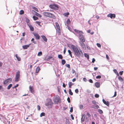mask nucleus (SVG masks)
Returning a JSON list of instances; mask_svg holds the SVG:
<instances>
[{"label": "nucleus", "instance_id": "24", "mask_svg": "<svg viewBox=\"0 0 124 124\" xmlns=\"http://www.w3.org/2000/svg\"><path fill=\"white\" fill-rule=\"evenodd\" d=\"M15 56L17 58V60L18 61H21V58L20 57L18 56L17 55V54H16L15 55Z\"/></svg>", "mask_w": 124, "mask_h": 124}, {"label": "nucleus", "instance_id": "58", "mask_svg": "<svg viewBox=\"0 0 124 124\" xmlns=\"http://www.w3.org/2000/svg\"><path fill=\"white\" fill-rule=\"evenodd\" d=\"M83 80L84 81L86 82L87 81V79H86L85 78H83Z\"/></svg>", "mask_w": 124, "mask_h": 124}, {"label": "nucleus", "instance_id": "29", "mask_svg": "<svg viewBox=\"0 0 124 124\" xmlns=\"http://www.w3.org/2000/svg\"><path fill=\"white\" fill-rule=\"evenodd\" d=\"M29 27L31 31H32L34 30V28L32 26V25L29 26Z\"/></svg>", "mask_w": 124, "mask_h": 124}, {"label": "nucleus", "instance_id": "48", "mask_svg": "<svg viewBox=\"0 0 124 124\" xmlns=\"http://www.w3.org/2000/svg\"><path fill=\"white\" fill-rule=\"evenodd\" d=\"M101 78V77L100 75H98L96 77V79H100Z\"/></svg>", "mask_w": 124, "mask_h": 124}, {"label": "nucleus", "instance_id": "28", "mask_svg": "<svg viewBox=\"0 0 124 124\" xmlns=\"http://www.w3.org/2000/svg\"><path fill=\"white\" fill-rule=\"evenodd\" d=\"M68 52L69 53V55L70 56L71 58H72V54H71V53H72V52H71V51L70 50H68Z\"/></svg>", "mask_w": 124, "mask_h": 124}, {"label": "nucleus", "instance_id": "53", "mask_svg": "<svg viewBox=\"0 0 124 124\" xmlns=\"http://www.w3.org/2000/svg\"><path fill=\"white\" fill-rule=\"evenodd\" d=\"M97 46L99 47H101V45L99 43H97Z\"/></svg>", "mask_w": 124, "mask_h": 124}, {"label": "nucleus", "instance_id": "59", "mask_svg": "<svg viewBox=\"0 0 124 124\" xmlns=\"http://www.w3.org/2000/svg\"><path fill=\"white\" fill-rule=\"evenodd\" d=\"M123 71H120L119 72V74L120 75H122L123 74Z\"/></svg>", "mask_w": 124, "mask_h": 124}, {"label": "nucleus", "instance_id": "9", "mask_svg": "<svg viewBox=\"0 0 124 124\" xmlns=\"http://www.w3.org/2000/svg\"><path fill=\"white\" fill-rule=\"evenodd\" d=\"M12 79L11 78H9L4 81L3 83L4 85L10 83L12 81Z\"/></svg>", "mask_w": 124, "mask_h": 124}, {"label": "nucleus", "instance_id": "46", "mask_svg": "<svg viewBox=\"0 0 124 124\" xmlns=\"http://www.w3.org/2000/svg\"><path fill=\"white\" fill-rule=\"evenodd\" d=\"M79 108L80 109H82L83 108V106L82 105H80L79 106Z\"/></svg>", "mask_w": 124, "mask_h": 124}, {"label": "nucleus", "instance_id": "41", "mask_svg": "<svg viewBox=\"0 0 124 124\" xmlns=\"http://www.w3.org/2000/svg\"><path fill=\"white\" fill-rule=\"evenodd\" d=\"M32 8L34 9L36 11L38 12V8H36L34 7H32Z\"/></svg>", "mask_w": 124, "mask_h": 124}, {"label": "nucleus", "instance_id": "54", "mask_svg": "<svg viewBox=\"0 0 124 124\" xmlns=\"http://www.w3.org/2000/svg\"><path fill=\"white\" fill-rule=\"evenodd\" d=\"M71 45L70 44H68L67 45L68 46L72 48V45Z\"/></svg>", "mask_w": 124, "mask_h": 124}, {"label": "nucleus", "instance_id": "8", "mask_svg": "<svg viewBox=\"0 0 124 124\" xmlns=\"http://www.w3.org/2000/svg\"><path fill=\"white\" fill-rule=\"evenodd\" d=\"M20 71L18 70L16 74L15 81L17 82L19 80L20 76Z\"/></svg>", "mask_w": 124, "mask_h": 124}, {"label": "nucleus", "instance_id": "33", "mask_svg": "<svg viewBox=\"0 0 124 124\" xmlns=\"http://www.w3.org/2000/svg\"><path fill=\"white\" fill-rule=\"evenodd\" d=\"M69 87L71 88V86L73 85V83L71 82H69Z\"/></svg>", "mask_w": 124, "mask_h": 124}, {"label": "nucleus", "instance_id": "25", "mask_svg": "<svg viewBox=\"0 0 124 124\" xmlns=\"http://www.w3.org/2000/svg\"><path fill=\"white\" fill-rule=\"evenodd\" d=\"M118 78L119 81H120L121 82H122L123 81V78H122V77L120 76H119L118 77Z\"/></svg>", "mask_w": 124, "mask_h": 124}, {"label": "nucleus", "instance_id": "50", "mask_svg": "<svg viewBox=\"0 0 124 124\" xmlns=\"http://www.w3.org/2000/svg\"><path fill=\"white\" fill-rule=\"evenodd\" d=\"M95 97L96 98H98L99 97V95L97 94H96L95 95Z\"/></svg>", "mask_w": 124, "mask_h": 124}, {"label": "nucleus", "instance_id": "21", "mask_svg": "<svg viewBox=\"0 0 124 124\" xmlns=\"http://www.w3.org/2000/svg\"><path fill=\"white\" fill-rule=\"evenodd\" d=\"M65 119H66V121L65 122L66 124H70V123L69 119L67 117H66Z\"/></svg>", "mask_w": 124, "mask_h": 124}, {"label": "nucleus", "instance_id": "47", "mask_svg": "<svg viewBox=\"0 0 124 124\" xmlns=\"http://www.w3.org/2000/svg\"><path fill=\"white\" fill-rule=\"evenodd\" d=\"M0 90L1 91H3V89L1 85H0Z\"/></svg>", "mask_w": 124, "mask_h": 124}, {"label": "nucleus", "instance_id": "15", "mask_svg": "<svg viewBox=\"0 0 124 124\" xmlns=\"http://www.w3.org/2000/svg\"><path fill=\"white\" fill-rule=\"evenodd\" d=\"M31 45V44H29L28 45H24L23 46H22V47L23 48V49H27L29 47L30 45Z\"/></svg>", "mask_w": 124, "mask_h": 124}, {"label": "nucleus", "instance_id": "6", "mask_svg": "<svg viewBox=\"0 0 124 124\" xmlns=\"http://www.w3.org/2000/svg\"><path fill=\"white\" fill-rule=\"evenodd\" d=\"M78 37L80 40L79 42H84L85 41V39L83 35L81 34H79Z\"/></svg>", "mask_w": 124, "mask_h": 124}, {"label": "nucleus", "instance_id": "20", "mask_svg": "<svg viewBox=\"0 0 124 124\" xmlns=\"http://www.w3.org/2000/svg\"><path fill=\"white\" fill-rule=\"evenodd\" d=\"M95 86L97 88H99L100 86V83L99 82H96L95 83Z\"/></svg>", "mask_w": 124, "mask_h": 124}, {"label": "nucleus", "instance_id": "39", "mask_svg": "<svg viewBox=\"0 0 124 124\" xmlns=\"http://www.w3.org/2000/svg\"><path fill=\"white\" fill-rule=\"evenodd\" d=\"M45 116V113L44 112L41 113L40 114V117H42V116Z\"/></svg>", "mask_w": 124, "mask_h": 124}, {"label": "nucleus", "instance_id": "32", "mask_svg": "<svg viewBox=\"0 0 124 124\" xmlns=\"http://www.w3.org/2000/svg\"><path fill=\"white\" fill-rule=\"evenodd\" d=\"M33 18L34 20H37L38 19V18L37 17L35 16H33Z\"/></svg>", "mask_w": 124, "mask_h": 124}, {"label": "nucleus", "instance_id": "45", "mask_svg": "<svg viewBox=\"0 0 124 124\" xmlns=\"http://www.w3.org/2000/svg\"><path fill=\"white\" fill-rule=\"evenodd\" d=\"M92 103L93 104H96L97 103L94 100L93 101H92Z\"/></svg>", "mask_w": 124, "mask_h": 124}, {"label": "nucleus", "instance_id": "51", "mask_svg": "<svg viewBox=\"0 0 124 124\" xmlns=\"http://www.w3.org/2000/svg\"><path fill=\"white\" fill-rule=\"evenodd\" d=\"M67 100L69 103H70V99L69 97H68L67 98Z\"/></svg>", "mask_w": 124, "mask_h": 124}, {"label": "nucleus", "instance_id": "40", "mask_svg": "<svg viewBox=\"0 0 124 124\" xmlns=\"http://www.w3.org/2000/svg\"><path fill=\"white\" fill-rule=\"evenodd\" d=\"M42 54V53L41 51L39 52L37 54L38 56H41Z\"/></svg>", "mask_w": 124, "mask_h": 124}, {"label": "nucleus", "instance_id": "57", "mask_svg": "<svg viewBox=\"0 0 124 124\" xmlns=\"http://www.w3.org/2000/svg\"><path fill=\"white\" fill-rule=\"evenodd\" d=\"M37 108L38 110H39L40 109V106L39 105H38L37 106Z\"/></svg>", "mask_w": 124, "mask_h": 124}, {"label": "nucleus", "instance_id": "26", "mask_svg": "<svg viewBox=\"0 0 124 124\" xmlns=\"http://www.w3.org/2000/svg\"><path fill=\"white\" fill-rule=\"evenodd\" d=\"M84 56L85 57H86L88 59H89V55L88 54H87L86 53H85L84 54Z\"/></svg>", "mask_w": 124, "mask_h": 124}, {"label": "nucleus", "instance_id": "19", "mask_svg": "<svg viewBox=\"0 0 124 124\" xmlns=\"http://www.w3.org/2000/svg\"><path fill=\"white\" fill-rule=\"evenodd\" d=\"M85 118V114H83L82 115V117L81 118V121L84 122Z\"/></svg>", "mask_w": 124, "mask_h": 124}, {"label": "nucleus", "instance_id": "43", "mask_svg": "<svg viewBox=\"0 0 124 124\" xmlns=\"http://www.w3.org/2000/svg\"><path fill=\"white\" fill-rule=\"evenodd\" d=\"M98 111L100 114H102L103 113L101 109H99L98 110Z\"/></svg>", "mask_w": 124, "mask_h": 124}, {"label": "nucleus", "instance_id": "61", "mask_svg": "<svg viewBox=\"0 0 124 124\" xmlns=\"http://www.w3.org/2000/svg\"><path fill=\"white\" fill-rule=\"evenodd\" d=\"M36 23L38 24L39 25H40V22L39 21H36Z\"/></svg>", "mask_w": 124, "mask_h": 124}, {"label": "nucleus", "instance_id": "34", "mask_svg": "<svg viewBox=\"0 0 124 124\" xmlns=\"http://www.w3.org/2000/svg\"><path fill=\"white\" fill-rule=\"evenodd\" d=\"M70 19H67V20L66 21V23L68 25L69 24H70Z\"/></svg>", "mask_w": 124, "mask_h": 124}, {"label": "nucleus", "instance_id": "27", "mask_svg": "<svg viewBox=\"0 0 124 124\" xmlns=\"http://www.w3.org/2000/svg\"><path fill=\"white\" fill-rule=\"evenodd\" d=\"M52 58V56L49 57L47 58H45V60L47 61H49L50 60L51 58Z\"/></svg>", "mask_w": 124, "mask_h": 124}, {"label": "nucleus", "instance_id": "7", "mask_svg": "<svg viewBox=\"0 0 124 124\" xmlns=\"http://www.w3.org/2000/svg\"><path fill=\"white\" fill-rule=\"evenodd\" d=\"M49 7L50 8L56 10H58L59 8L58 6L54 4L50 5Z\"/></svg>", "mask_w": 124, "mask_h": 124}, {"label": "nucleus", "instance_id": "4", "mask_svg": "<svg viewBox=\"0 0 124 124\" xmlns=\"http://www.w3.org/2000/svg\"><path fill=\"white\" fill-rule=\"evenodd\" d=\"M43 14L45 16L51 17L54 19H55L56 18L54 14L49 12H44Z\"/></svg>", "mask_w": 124, "mask_h": 124}, {"label": "nucleus", "instance_id": "60", "mask_svg": "<svg viewBox=\"0 0 124 124\" xmlns=\"http://www.w3.org/2000/svg\"><path fill=\"white\" fill-rule=\"evenodd\" d=\"M99 108V106L97 105H96L95 106V108H94L95 109H97L98 108Z\"/></svg>", "mask_w": 124, "mask_h": 124}, {"label": "nucleus", "instance_id": "2", "mask_svg": "<svg viewBox=\"0 0 124 124\" xmlns=\"http://www.w3.org/2000/svg\"><path fill=\"white\" fill-rule=\"evenodd\" d=\"M53 103L51 99L48 98L46 99L45 103V105L47 107L49 108H52L53 106Z\"/></svg>", "mask_w": 124, "mask_h": 124}, {"label": "nucleus", "instance_id": "30", "mask_svg": "<svg viewBox=\"0 0 124 124\" xmlns=\"http://www.w3.org/2000/svg\"><path fill=\"white\" fill-rule=\"evenodd\" d=\"M62 64L63 65H64L66 63V61L64 59H62L61 61Z\"/></svg>", "mask_w": 124, "mask_h": 124}, {"label": "nucleus", "instance_id": "52", "mask_svg": "<svg viewBox=\"0 0 124 124\" xmlns=\"http://www.w3.org/2000/svg\"><path fill=\"white\" fill-rule=\"evenodd\" d=\"M19 86V84H17L14 87H12L13 89L16 88L17 87Z\"/></svg>", "mask_w": 124, "mask_h": 124}, {"label": "nucleus", "instance_id": "64", "mask_svg": "<svg viewBox=\"0 0 124 124\" xmlns=\"http://www.w3.org/2000/svg\"><path fill=\"white\" fill-rule=\"evenodd\" d=\"M113 71H114V72L115 73V74H116V73H117V70H116V69H114L113 70Z\"/></svg>", "mask_w": 124, "mask_h": 124}, {"label": "nucleus", "instance_id": "12", "mask_svg": "<svg viewBox=\"0 0 124 124\" xmlns=\"http://www.w3.org/2000/svg\"><path fill=\"white\" fill-rule=\"evenodd\" d=\"M34 36L35 37L36 39L37 40H39V39L40 38V36L39 35L38 33H33Z\"/></svg>", "mask_w": 124, "mask_h": 124}, {"label": "nucleus", "instance_id": "38", "mask_svg": "<svg viewBox=\"0 0 124 124\" xmlns=\"http://www.w3.org/2000/svg\"><path fill=\"white\" fill-rule=\"evenodd\" d=\"M12 85L11 84H10L7 87V89L8 90L11 87Z\"/></svg>", "mask_w": 124, "mask_h": 124}, {"label": "nucleus", "instance_id": "18", "mask_svg": "<svg viewBox=\"0 0 124 124\" xmlns=\"http://www.w3.org/2000/svg\"><path fill=\"white\" fill-rule=\"evenodd\" d=\"M29 88L30 90L31 91V92L32 93H34V91L32 87H31V86H30Z\"/></svg>", "mask_w": 124, "mask_h": 124}, {"label": "nucleus", "instance_id": "23", "mask_svg": "<svg viewBox=\"0 0 124 124\" xmlns=\"http://www.w3.org/2000/svg\"><path fill=\"white\" fill-rule=\"evenodd\" d=\"M40 69V67L39 66H38L36 68V71H35V72L36 73H38L39 72V70Z\"/></svg>", "mask_w": 124, "mask_h": 124}, {"label": "nucleus", "instance_id": "63", "mask_svg": "<svg viewBox=\"0 0 124 124\" xmlns=\"http://www.w3.org/2000/svg\"><path fill=\"white\" fill-rule=\"evenodd\" d=\"M65 65H66V66L68 68H70V65L69 64H66Z\"/></svg>", "mask_w": 124, "mask_h": 124}, {"label": "nucleus", "instance_id": "62", "mask_svg": "<svg viewBox=\"0 0 124 124\" xmlns=\"http://www.w3.org/2000/svg\"><path fill=\"white\" fill-rule=\"evenodd\" d=\"M86 46L87 48L89 50H90V47L88 45H86Z\"/></svg>", "mask_w": 124, "mask_h": 124}, {"label": "nucleus", "instance_id": "36", "mask_svg": "<svg viewBox=\"0 0 124 124\" xmlns=\"http://www.w3.org/2000/svg\"><path fill=\"white\" fill-rule=\"evenodd\" d=\"M69 13L68 12L64 13V15L65 16L67 17L69 15Z\"/></svg>", "mask_w": 124, "mask_h": 124}, {"label": "nucleus", "instance_id": "55", "mask_svg": "<svg viewBox=\"0 0 124 124\" xmlns=\"http://www.w3.org/2000/svg\"><path fill=\"white\" fill-rule=\"evenodd\" d=\"M75 92L76 93H78L79 92L78 90V89H76L75 90Z\"/></svg>", "mask_w": 124, "mask_h": 124}, {"label": "nucleus", "instance_id": "13", "mask_svg": "<svg viewBox=\"0 0 124 124\" xmlns=\"http://www.w3.org/2000/svg\"><path fill=\"white\" fill-rule=\"evenodd\" d=\"M55 25L56 26V28L57 29H58L59 33V34L60 35V34L61 33V31L59 26L58 24L57 23H55Z\"/></svg>", "mask_w": 124, "mask_h": 124}, {"label": "nucleus", "instance_id": "42", "mask_svg": "<svg viewBox=\"0 0 124 124\" xmlns=\"http://www.w3.org/2000/svg\"><path fill=\"white\" fill-rule=\"evenodd\" d=\"M31 41H32V42L35 44H36V41H34V39L32 38L31 39Z\"/></svg>", "mask_w": 124, "mask_h": 124}, {"label": "nucleus", "instance_id": "11", "mask_svg": "<svg viewBox=\"0 0 124 124\" xmlns=\"http://www.w3.org/2000/svg\"><path fill=\"white\" fill-rule=\"evenodd\" d=\"M107 17H110L111 18H115L116 17V15L115 14H109L107 15Z\"/></svg>", "mask_w": 124, "mask_h": 124}, {"label": "nucleus", "instance_id": "56", "mask_svg": "<svg viewBox=\"0 0 124 124\" xmlns=\"http://www.w3.org/2000/svg\"><path fill=\"white\" fill-rule=\"evenodd\" d=\"M86 115L88 116V117H90L91 116V115L88 112H87V113Z\"/></svg>", "mask_w": 124, "mask_h": 124}, {"label": "nucleus", "instance_id": "37", "mask_svg": "<svg viewBox=\"0 0 124 124\" xmlns=\"http://www.w3.org/2000/svg\"><path fill=\"white\" fill-rule=\"evenodd\" d=\"M58 57L59 58L61 59H62L63 58V56L61 54H59Z\"/></svg>", "mask_w": 124, "mask_h": 124}, {"label": "nucleus", "instance_id": "14", "mask_svg": "<svg viewBox=\"0 0 124 124\" xmlns=\"http://www.w3.org/2000/svg\"><path fill=\"white\" fill-rule=\"evenodd\" d=\"M102 101L103 103L108 106H109V101H106L104 99L102 100Z\"/></svg>", "mask_w": 124, "mask_h": 124}, {"label": "nucleus", "instance_id": "5", "mask_svg": "<svg viewBox=\"0 0 124 124\" xmlns=\"http://www.w3.org/2000/svg\"><path fill=\"white\" fill-rule=\"evenodd\" d=\"M0 119L1 121L3 122V123L5 124H6L7 121L8 123L9 124H10V122L8 121L6 118L2 115L0 114Z\"/></svg>", "mask_w": 124, "mask_h": 124}, {"label": "nucleus", "instance_id": "22", "mask_svg": "<svg viewBox=\"0 0 124 124\" xmlns=\"http://www.w3.org/2000/svg\"><path fill=\"white\" fill-rule=\"evenodd\" d=\"M34 12L35 13V15L37 16H38V17H39L40 18H41V17L42 16H41V15H40L37 12H36L35 11H34Z\"/></svg>", "mask_w": 124, "mask_h": 124}, {"label": "nucleus", "instance_id": "10", "mask_svg": "<svg viewBox=\"0 0 124 124\" xmlns=\"http://www.w3.org/2000/svg\"><path fill=\"white\" fill-rule=\"evenodd\" d=\"M79 42L80 45V46L82 47V48L84 50H85L86 49V48L85 45L84 43V42Z\"/></svg>", "mask_w": 124, "mask_h": 124}, {"label": "nucleus", "instance_id": "3", "mask_svg": "<svg viewBox=\"0 0 124 124\" xmlns=\"http://www.w3.org/2000/svg\"><path fill=\"white\" fill-rule=\"evenodd\" d=\"M53 100L56 104H57L58 103H60L61 102L60 99L58 95H56L55 96L53 97Z\"/></svg>", "mask_w": 124, "mask_h": 124}, {"label": "nucleus", "instance_id": "1", "mask_svg": "<svg viewBox=\"0 0 124 124\" xmlns=\"http://www.w3.org/2000/svg\"><path fill=\"white\" fill-rule=\"evenodd\" d=\"M72 46L73 53L76 56L79 58L80 56H83V54L81 50H78L77 47L74 45H72Z\"/></svg>", "mask_w": 124, "mask_h": 124}, {"label": "nucleus", "instance_id": "35", "mask_svg": "<svg viewBox=\"0 0 124 124\" xmlns=\"http://www.w3.org/2000/svg\"><path fill=\"white\" fill-rule=\"evenodd\" d=\"M24 12L23 10H21L20 11L19 14L20 15H22L24 13Z\"/></svg>", "mask_w": 124, "mask_h": 124}, {"label": "nucleus", "instance_id": "44", "mask_svg": "<svg viewBox=\"0 0 124 124\" xmlns=\"http://www.w3.org/2000/svg\"><path fill=\"white\" fill-rule=\"evenodd\" d=\"M30 20L28 18H26L25 20V21L27 23L30 22Z\"/></svg>", "mask_w": 124, "mask_h": 124}, {"label": "nucleus", "instance_id": "16", "mask_svg": "<svg viewBox=\"0 0 124 124\" xmlns=\"http://www.w3.org/2000/svg\"><path fill=\"white\" fill-rule=\"evenodd\" d=\"M74 31L75 32L79 33V34H83V32L81 31H79L77 29H75L74 30Z\"/></svg>", "mask_w": 124, "mask_h": 124}, {"label": "nucleus", "instance_id": "31", "mask_svg": "<svg viewBox=\"0 0 124 124\" xmlns=\"http://www.w3.org/2000/svg\"><path fill=\"white\" fill-rule=\"evenodd\" d=\"M69 94L71 95H73V93L72 92L71 90L70 89H69Z\"/></svg>", "mask_w": 124, "mask_h": 124}, {"label": "nucleus", "instance_id": "49", "mask_svg": "<svg viewBox=\"0 0 124 124\" xmlns=\"http://www.w3.org/2000/svg\"><path fill=\"white\" fill-rule=\"evenodd\" d=\"M73 107H71L70 108V111L71 112H72L73 111Z\"/></svg>", "mask_w": 124, "mask_h": 124}, {"label": "nucleus", "instance_id": "17", "mask_svg": "<svg viewBox=\"0 0 124 124\" xmlns=\"http://www.w3.org/2000/svg\"><path fill=\"white\" fill-rule=\"evenodd\" d=\"M41 37L43 39V40L46 42L47 41V39L46 38V37L44 35H41Z\"/></svg>", "mask_w": 124, "mask_h": 124}]
</instances>
